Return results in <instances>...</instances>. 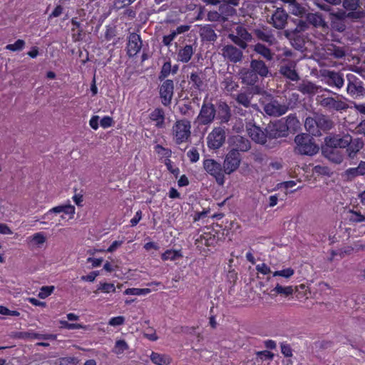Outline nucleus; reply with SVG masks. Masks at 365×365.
Wrapping results in <instances>:
<instances>
[{
	"mask_svg": "<svg viewBox=\"0 0 365 365\" xmlns=\"http://www.w3.org/2000/svg\"><path fill=\"white\" fill-rule=\"evenodd\" d=\"M256 355L262 361L272 360L274 358V354L268 350L257 351Z\"/></svg>",
	"mask_w": 365,
	"mask_h": 365,
	"instance_id": "nucleus-54",
	"label": "nucleus"
},
{
	"mask_svg": "<svg viewBox=\"0 0 365 365\" xmlns=\"http://www.w3.org/2000/svg\"><path fill=\"white\" fill-rule=\"evenodd\" d=\"M253 51L267 61H272L273 59L274 53L271 49L261 43H256L254 46Z\"/></svg>",
	"mask_w": 365,
	"mask_h": 365,
	"instance_id": "nucleus-30",
	"label": "nucleus"
},
{
	"mask_svg": "<svg viewBox=\"0 0 365 365\" xmlns=\"http://www.w3.org/2000/svg\"><path fill=\"white\" fill-rule=\"evenodd\" d=\"M115 292V287L113 283L100 282L99 285L98 286V288L96 289V290L94 291V293L96 294H98L101 292L108 294Z\"/></svg>",
	"mask_w": 365,
	"mask_h": 365,
	"instance_id": "nucleus-37",
	"label": "nucleus"
},
{
	"mask_svg": "<svg viewBox=\"0 0 365 365\" xmlns=\"http://www.w3.org/2000/svg\"><path fill=\"white\" fill-rule=\"evenodd\" d=\"M143 42L139 34L133 32L128 37L126 52L129 57L135 56L142 48Z\"/></svg>",
	"mask_w": 365,
	"mask_h": 365,
	"instance_id": "nucleus-14",
	"label": "nucleus"
},
{
	"mask_svg": "<svg viewBox=\"0 0 365 365\" xmlns=\"http://www.w3.org/2000/svg\"><path fill=\"white\" fill-rule=\"evenodd\" d=\"M289 108L285 104H281L277 100H272L264 106V110L269 115L281 116L286 113Z\"/></svg>",
	"mask_w": 365,
	"mask_h": 365,
	"instance_id": "nucleus-16",
	"label": "nucleus"
},
{
	"mask_svg": "<svg viewBox=\"0 0 365 365\" xmlns=\"http://www.w3.org/2000/svg\"><path fill=\"white\" fill-rule=\"evenodd\" d=\"M162 81V83L159 86V96L161 103L164 106L168 107L172 103L174 94V82L171 79H166Z\"/></svg>",
	"mask_w": 365,
	"mask_h": 365,
	"instance_id": "nucleus-10",
	"label": "nucleus"
},
{
	"mask_svg": "<svg viewBox=\"0 0 365 365\" xmlns=\"http://www.w3.org/2000/svg\"><path fill=\"white\" fill-rule=\"evenodd\" d=\"M172 134L176 145L188 142L191 136L190 121L187 119L176 120L173 125Z\"/></svg>",
	"mask_w": 365,
	"mask_h": 365,
	"instance_id": "nucleus-4",
	"label": "nucleus"
},
{
	"mask_svg": "<svg viewBox=\"0 0 365 365\" xmlns=\"http://www.w3.org/2000/svg\"><path fill=\"white\" fill-rule=\"evenodd\" d=\"M274 290L277 294H284L285 296H289L293 292V289L291 286L282 287L279 284H277Z\"/></svg>",
	"mask_w": 365,
	"mask_h": 365,
	"instance_id": "nucleus-51",
	"label": "nucleus"
},
{
	"mask_svg": "<svg viewBox=\"0 0 365 365\" xmlns=\"http://www.w3.org/2000/svg\"><path fill=\"white\" fill-rule=\"evenodd\" d=\"M311 134L301 133L296 135L295 152L304 155H314L319 151V147L315 143Z\"/></svg>",
	"mask_w": 365,
	"mask_h": 365,
	"instance_id": "nucleus-3",
	"label": "nucleus"
},
{
	"mask_svg": "<svg viewBox=\"0 0 365 365\" xmlns=\"http://www.w3.org/2000/svg\"><path fill=\"white\" fill-rule=\"evenodd\" d=\"M31 337L35 339H43V340H56L57 335L54 334H39L33 333Z\"/></svg>",
	"mask_w": 365,
	"mask_h": 365,
	"instance_id": "nucleus-52",
	"label": "nucleus"
},
{
	"mask_svg": "<svg viewBox=\"0 0 365 365\" xmlns=\"http://www.w3.org/2000/svg\"><path fill=\"white\" fill-rule=\"evenodd\" d=\"M230 39L238 46H240L242 49H245L247 46V41L244 40L243 38H240L234 34L230 35Z\"/></svg>",
	"mask_w": 365,
	"mask_h": 365,
	"instance_id": "nucleus-55",
	"label": "nucleus"
},
{
	"mask_svg": "<svg viewBox=\"0 0 365 365\" xmlns=\"http://www.w3.org/2000/svg\"><path fill=\"white\" fill-rule=\"evenodd\" d=\"M219 237L216 235V233L211 232H203L197 241L206 246V247H214L217 243Z\"/></svg>",
	"mask_w": 365,
	"mask_h": 365,
	"instance_id": "nucleus-28",
	"label": "nucleus"
},
{
	"mask_svg": "<svg viewBox=\"0 0 365 365\" xmlns=\"http://www.w3.org/2000/svg\"><path fill=\"white\" fill-rule=\"evenodd\" d=\"M333 30L342 32L346 29L344 19L339 14H333L330 23Z\"/></svg>",
	"mask_w": 365,
	"mask_h": 365,
	"instance_id": "nucleus-31",
	"label": "nucleus"
},
{
	"mask_svg": "<svg viewBox=\"0 0 365 365\" xmlns=\"http://www.w3.org/2000/svg\"><path fill=\"white\" fill-rule=\"evenodd\" d=\"M187 156L189 158L190 161L191 163H196L200 159V154L198 153V150L195 148H192L187 153Z\"/></svg>",
	"mask_w": 365,
	"mask_h": 365,
	"instance_id": "nucleus-56",
	"label": "nucleus"
},
{
	"mask_svg": "<svg viewBox=\"0 0 365 365\" xmlns=\"http://www.w3.org/2000/svg\"><path fill=\"white\" fill-rule=\"evenodd\" d=\"M171 61L169 59L168 61H165L160 69V73L158 75V79L162 81L164 80H166V78L170 76L171 73Z\"/></svg>",
	"mask_w": 365,
	"mask_h": 365,
	"instance_id": "nucleus-40",
	"label": "nucleus"
},
{
	"mask_svg": "<svg viewBox=\"0 0 365 365\" xmlns=\"http://www.w3.org/2000/svg\"><path fill=\"white\" fill-rule=\"evenodd\" d=\"M294 273V271L292 268H287L279 271H275L273 273L274 277L279 276L283 277L284 278H290Z\"/></svg>",
	"mask_w": 365,
	"mask_h": 365,
	"instance_id": "nucleus-50",
	"label": "nucleus"
},
{
	"mask_svg": "<svg viewBox=\"0 0 365 365\" xmlns=\"http://www.w3.org/2000/svg\"><path fill=\"white\" fill-rule=\"evenodd\" d=\"M116 35V30L114 27L112 26H106V30L105 32V39L108 41H110Z\"/></svg>",
	"mask_w": 365,
	"mask_h": 365,
	"instance_id": "nucleus-63",
	"label": "nucleus"
},
{
	"mask_svg": "<svg viewBox=\"0 0 365 365\" xmlns=\"http://www.w3.org/2000/svg\"><path fill=\"white\" fill-rule=\"evenodd\" d=\"M194 53V49L192 45H185L178 49L177 53L178 61L187 63L192 58Z\"/></svg>",
	"mask_w": 365,
	"mask_h": 365,
	"instance_id": "nucleus-27",
	"label": "nucleus"
},
{
	"mask_svg": "<svg viewBox=\"0 0 365 365\" xmlns=\"http://www.w3.org/2000/svg\"><path fill=\"white\" fill-rule=\"evenodd\" d=\"M281 352L285 357H292L293 356L292 349L287 342H282L280 344Z\"/></svg>",
	"mask_w": 365,
	"mask_h": 365,
	"instance_id": "nucleus-57",
	"label": "nucleus"
},
{
	"mask_svg": "<svg viewBox=\"0 0 365 365\" xmlns=\"http://www.w3.org/2000/svg\"><path fill=\"white\" fill-rule=\"evenodd\" d=\"M247 132L250 138L257 143L264 145L267 138L266 130H262L259 126L249 123L247 124Z\"/></svg>",
	"mask_w": 365,
	"mask_h": 365,
	"instance_id": "nucleus-15",
	"label": "nucleus"
},
{
	"mask_svg": "<svg viewBox=\"0 0 365 365\" xmlns=\"http://www.w3.org/2000/svg\"><path fill=\"white\" fill-rule=\"evenodd\" d=\"M128 349L126 341L123 339H120L115 341V353L118 354H123Z\"/></svg>",
	"mask_w": 365,
	"mask_h": 365,
	"instance_id": "nucleus-49",
	"label": "nucleus"
},
{
	"mask_svg": "<svg viewBox=\"0 0 365 365\" xmlns=\"http://www.w3.org/2000/svg\"><path fill=\"white\" fill-rule=\"evenodd\" d=\"M231 110L227 103L220 101L216 109V117L220 124L227 123L231 118Z\"/></svg>",
	"mask_w": 365,
	"mask_h": 365,
	"instance_id": "nucleus-19",
	"label": "nucleus"
},
{
	"mask_svg": "<svg viewBox=\"0 0 365 365\" xmlns=\"http://www.w3.org/2000/svg\"><path fill=\"white\" fill-rule=\"evenodd\" d=\"M317 100L322 107L329 111L342 112L349 108L346 102L342 101L339 95H336V97L334 98L322 94L318 96Z\"/></svg>",
	"mask_w": 365,
	"mask_h": 365,
	"instance_id": "nucleus-6",
	"label": "nucleus"
},
{
	"mask_svg": "<svg viewBox=\"0 0 365 365\" xmlns=\"http://www.w3.org/2000/svg\"><path fill=\"white\" fill-rule=\"evenodd\" d=\"M231 150L237 152H246L250 149V143L248 139L240 135L234 136L231 142Z\"/></svg>",
	"mask_w": 365,
	"mask_h": 365,
	"instance_id": "nucleus-21",
	"label": "nucleus"
},
{
	"mask_svg": "<svg viewBox=\"0 0 365 365\" xmlns=\"http://www.w3.org/2000/svg\"><path fill=\"white\" fill-rule=\"evenodd\" d=\"M99 274V272L98 271H93L91 272L87 275H83L81 279L82 281L84 282H93L95 281L96 277Z\"/></svg>",
	"mask_w": 365,
	"mask_h": 365,
	"instance_id": "nucleus-64",
	"label": "nucleus"
},
{
	"mask_svg": "<svg viewBox=\"0 0 365 365\" xmlns=\"http://www.w3.org/2000/svg\"><path fill=\"white\" fill-rule=\"evenodd\" d=\"M346 219L351 224L363 222H365V215H363L359 210H354L353 209H350L347 212V218Z\"/></svg>",
	"mask_w": 365,
	"mask_h": 365,
	"instance_id": "nucleus-33",
	"label": "nucleus"
},
{
	"mask_svg": "<svg viewBox=\"0 0 365 365\" xmlns=\"http://www.w3.org/2000/svg\"><path fill=\"white\" fill-rule=\"evenodd\" d=\"M226 133L224 127H215L208 134L207 138V147L212 150L221 148L225 143Z\"/></svg>",
	"mask_w": 365,
	"mask_h": 365,
	"instance_id": "nucleus-9",
	"label": "nucleus"
},
{
	"mask_svg": "<svg viewBox=\"0 0 365 365\" xmlns=\"http://www.w3.org/2000/svg\"><path fill=\"white\" fill-rule=\"evenodd\" d=\"M265 130L268 138L277 139L278 138L285 137L287 135L288 125L287 122L277 120L274 123L268 124Z\"/></svg>",
	"mask_w": 365,
	"mask_h": 365,
	"instance_id": "nucleus-12",
	"label": "nucleus"
},
{
	"mask_svg": "<svg viewBox=\"0 0 365 365\" xmlns=\"http://www.w3.org/2000/svg\"><path fill=\"white\" fill-rule=\"evenodd\" d=\"M150 357L151 361L156 365H168L171 362V359L169 356L154 351H152Z\"/></svg>",
	"mask_w": 365,
	"mask_h": 365,
	"instance_id": "nucleus-32",
	"label": "nucleus"
},
{
	"mask_svg": "<svg viewBox=\"0 0 365 365\" xmlns=\"http://www.w3.org/2000/svg\"><path fill=\"white\" fill-rule=\"evenodd\" d=\"M205 74L201 70L197 69L192 71L187 76V91L191 96L197 97V95L204 90L205 88Z\"/></svg>",
	"mask_w": 365,
	"mask_h": 365,
	"instance_id": "nucleus-5",
	"label": "nucleus"
},
{
	"mask_svg": "<svg viewBox=\"0 0 365 365\" xmlns=\"http://www.w3.org/2000/svg\"><path fill=\"white\" fill-rule=\"evenodd\" d=\"M203 168L205 171L213 178L220 185L225 182V168L214 159H205L203 161Z\"/></svg>",
	"mask_w": 365,
	"mask_h": 365,
	"instance_id": "nucleus-8",
	"label": "nucleus"
},
{
	"mask_svg": "<svg viewBox=\"0 0 365 365\" xmlns=\"http://www.w3.org/2000/svg\"><path fill=\"white\" fill-rule=\"evenodd\" d=\"M319 87L312 82H307L299 86V91L304 94H315L318 93Z\"/></svg>",
	"mask_w": 365,
	"mask_h": 365,
	"instance_id": "nucleus-36",
	"label": "nucleus"
},
{
	"mask_svg": "<svg viewBox=\"0 0 365 365\" xmlns=\"http://www.w3.org/2000/svg\"><path fill=\"white\" fill-rule=\"evenodd\" d=\"M236 101L238 103L248 108L250 106V96L245 93H240L237 95Z\"/></svg>",
	"mask_w": 365,
	"mask_h": 365,
	"instance_id": "nucleus-45",
	"label": "nucleus"
},
{
	"mask_svg": "<svg viewBox=\"0 0 365 365\" xmlns=\"http://www.w3.org/2000/svg\"><path fill=\"white\" fill-rule=\"evenodd\" d=\"M113 118L108 115L103 116L100 121V125L103 128H108L111 127L113 125Z\"/></svg>",
	"mask_w": 365,
	"mask_h": 365,
	"instance_id": "nucleus-62",
	"label": "nucleus"
},
{
	"mask_svg": "<svg viewBox=\"0 0 365 365\" xmlns=\"http://www.w3.org/2000/svg\"><path fill=\"white\" fill-rule=\"evenodd\" d=\"M351 137L350 135H346L343 138L339 135L327 137L325 138V146L322 148V152L330 160L340 163L343 160V157L338 153V148H347V151L350 156L351 153L355 154L359 150V148H356L355 150H351Z\"/></svg>",
	"mask_w": 365,
	"mask_h": 365,
	"instance_id": "nucleus-1",
	"label": "nucleus"
},
{
	"mask_svg": "<svg viewBox=\"0 0 365 365\" xmlns=\"http://www.w3.org/2000/svg\"><path fill=\"white\" fill-rule=\"evenodd\" d=\"M250 67L261 78H264L268 76L269 70L268 66L262 60L252 59Z\"/></svg>",
	"mask_w": 365,
	"mask_h": 365,
	"instance_id": "nucleus-22",
	"label": "nucleus"
},
{
	"mask_svg": "<svg viewBox=\"0 0 365 365\" xmlns=\"http://www.w3.org/2000/svg\"><path fill=\"white\" fill-rule=\"evenodd\" d=\"M241 74L242 82L250 86L255 85L260 78L250 67Z\"/></svg>",
	"mask_w": 365,
	"mask_h": 365,
	"instance_id": "nucleus-29",
	"label": "nucleus"
},
{
	"mask_svg": "<svg viewBox=\"0 0 365 365\" xmlns=\"http://www.w3.org/2000/svg\"><path fill=\"white\" fill-rule=\"evenodd\" d=\"M346 173L352 177L365 175V162L361 161L356 168H350L346 170Z\"/></svg>",
	"mask_w": 365,
	"mask_h": 365,
	"instance_id": "nucleus-39",
	"label": "nucleus"
},
{
	"mask_svg": "<svg viewBox=\"0 0 365 365\" xmlns=\"http://www.w3.org/2000/svg\"><path fill=\"white\" fill-rule=\"evenodd\" d=\"M222 86L225 91L227 92L231 93L237 89L239 87L237 82H236L233 77L231 76H226L223 81L222 82Z\"/></svg>",
	"mask_w": 365,
	"mask_h": 365,
	"instance_id": "nucleus-34",
	"label": "nucleus"
},
{
	"mask_svg": "<svg viewBox=\"0 0 365 365\" xmlns=\"http://www.w3.org/2000/svg\"><path fill=\"white\" fill-rule=\"evenodd\" d=\"M219 11L220 14L225 16V19H227L229 16H232L236 13V10L232 6V5L225 3L220 4Z\"/></svg>",
	"mask_w": 365,
	"mask_h": 365,
	"instance_id": "nucleus-41",
	"label": "nucleus"
},
{
	"mask_svg": "<svg viewBox=\"0 0 365 365\" xmlns=\"http://www.w3.org/2000/svg\"><path fill=\"white\" fill-rule=\"evenodd\" d=\"M221 51L222 55L232 63H237L242 60V51L232 45L225 46Z\"/></svg>",
	"mask_w": 365,
	"mask_h": 365,
	"instance_id": "nucleus-18",
	"label": "nucleus"
},
{
	"mask_svg": "<svg viewBox=\"0 0 365 365\" xmlns=\"http://www.w3.org/2000/svg\"><path fill=\"white\" fill-rule=\"evenodd\" d=\"M154 151L158 155L160 160H162L163 158L167 159L172 156V150L160 144H157L154 146Z\"/></svg>",
	"mask_w": 365,
	"mask_h": 365,
	"instance_id": "nucleus-38",
	"label": "nucleus"
},
{
	"mask_svg": "<svg viewBox=\"0 0 365 365\" xmlns=\"http://www.w3.org/2000/svg\"><path fill=\"white\" fill-rule=\"evenodd\" d=\"M279 71L281 75L290 81H297L299 78V76L295 70V66L292 63L282 65Z\"/></svg>",
	"mask_w": 365,
	"mask_h": 365,
	"instance_id": "nucleus-24",
	"label": "nucleus"
},
{
	"mask_svg": "<svg viewBox=\"0 0 365 365\" xmlns=\"http://www.w3.org/2000/svg\"><path fill=\"white\" fill-rule=\"evenodd\" d=\"M125 322V317L123 316H118L112 317L108 321L110 326L116 327L123 324Z\"/></svg>",
	"mask_w": 365,
	"mask_h": 365,
	"instance_id": "nucleus-61",
	"label": "nucleus"
},
{
	"mask_svg": "<svg viewBox=\"0 0 365 365\" xmlns=\"http://www.w3.org/2000/svg\"><path fill=\"white\" fill-rule=\"evenodd\" d=\"M28 240L29 243L39 246L46 242V237L43 233L37 232L33 235L30 238H28Z\"/></svg>",
	"mask_w": 365,
	"mask_h": 365,
	"instance_id": "nucleus-43",
	"label": "nucleus"
},
{
	"mask_svg": "<svg viewBox=\"0 0 365 365\" xmlns=\"http://www.w3.org/2000/svg\"><path fill=\"white\" fill-rule=\"evenodd\" d=\"M255 34L257 37L263 41L271 43L272 41V36L264 32L263 31L257 30Z\"/></svg>",
	"mask_w": 365,
	"mask_h": 365,
	"instance_id": "nucleus-59",
	"label": "nucleus"
},
{
	"mask_svg": "<svg viewBox=\"0 0 365 365\" xmlns=\"http://www.w3.org/2000/svg\"><path fill=\"white\" fill-rule=\"evenodd\" d=\"M216 117V108L212 102H208L207 98L204 99L199 114L196 118L199 125H209Z\"/></svg>",
	"mask_w": 365,
	"mask_h": 365,
	"instance_id": "nucleus-7",
	"label": "nucleus"
},
{
	"mask_svg": "<svg viewBox=\"0 0 365 365\" xmlns=\"http://www.w3.org/2000/svg\"><path fill=\"white\" fill-rule=\"evenodd\" d=\"M181 257H182V255L180 250H167L161 255V259L163 261H175Z\"/></svg>",
	"mask_w": 365,
	"mask_h": 365,
	"instance_id": "nucleus-35",
	"label": "nucleus"
},
{
	"mask_svg": "<svg viewBox=\"0 0 365 365\" xmlns=\"http://www.w3.org/2000/svg\"><path fill=\"white\" fill-rule=\"evenodd\" d=\"M0 314L13 317H19L20 312L17 310H10L6 307L0 305Z\"/></svg>",
	"mask_w": 365,
	"mask_h": 365,
	"instance_id": "nucleus-58",
	"label": "nucleus"
},
{
	"mask_svg": "<svg viewBox=\"0 0 365 365\" xmlns=\"http://www.w3.org/2000/svg\"><path fill=\"white\" fill-rule=\"evenodd\" d=\"M347 87L346 91L352 97L363 96L365 92L363 82L356 75L348 73L346 75Z\"/></svg>",
	"mask_w": 365,
	"mask_h": 365,
	"instance_id": "nucleus-11",
	"label": "nucleus"
},
{
	"mask_svg": "<svg viewBox=\"0 0 365 365\" xmlns=\"http://www.w3.org/2000/svg\"><path fill=\"white\" fill-rule=\"evenodd\" d=\"M304 126L307 130L314 136H320L322 133L329 130L333 126V122L324 115L317 114L314 118L307 117Z\"/></svg>",
	"mask_w": 365,
	"mask_h": 365,
	"instance_id": "nucleus-2",
	"label": "nucleus"
},
{
	"mask_svg": "<svg viewBox=\"0 0 365 365\" xmlns=\"http://www.w3.org/2000/svg\"><path fill=\"white\" fill-rule=\"evenodd\" d=\"M75 207L71 205V204L67 205H61L56 207H54L50 209L45 215L43 218L46 219L48 217V216L53 213L58 214L63 213L69 215V218L72 219L75 214Z\"/></svg>",
	"mask_w": 365,
	"mask_h": 365,
	"instance_id": "nucleus-23",
	"label": "nucleus"
},
{
	"mask_svg": "<svg viewBox=\"0 0 365 365\" xmlns=\"http://www.w3.org/2000/svg\"><path fill=\"white\" fill-rule=\"evenodd\" d=\"M244 40L247 41H250L252 38L251 34L247 31V30L241 26H239L236 28V35Z\"/></svg>",
	"mask_w": 365,
	"mask_h": 365,
	"instance_id": "nucleus-47",
	"label": "nucleus"
},
{
	"mask_svg": "<svg viewBox=\"0 0 365 365\" xmlns=\"http://www.w3.org/2000/svg\"><path fill=\"white\" fill-rule=\"evenodd\" d=\"M241 162V156L240 153L236 150H230L226 155L223 168L227 174H230L235 171L240 166Z\"/></svg>",
	"mask_w": 365,
	"mask_h": 365,
	"instance_id": "nucleus-13",
	"label": "nucleus"
},
{
	"mask_svg": "<svg viewBox=\"0 0 365 365\" xmlns=\"http://www.w3.org/2000/svg\"><path fill=\"white\" fill-rule=\"evenodd\" d=\"M327 83L332 87L341 88L344 86V80L343 74L334 71H327L324 75Z\"/></svg>",
	"mask_w": 365,
	"mask_h": 365,
	"instance_id": "nucleus-20",
	"label": "nucleus"
},
{
	"mask_svg": "<svg viewBox=\"0 0 365 365\" xmlns=\"http://www.w3.org/2000/svg\"><path fill=\"white\" fill-rule=\"evenodd\" d=\"M54 289V286H43L39 290L38 297L42 299H46L53 293Z\"/></svg>",
	"mask_w": 365,
	"mask_h": 365,
	"instance_id": "nucleus-46",
	"label": "nucleus"
},
{
	"mask_svg": "<svg viewBox=\"0 0 365 365\" xmlns=\"http://www.w3.org/2000/svg\"><path fill=\"white\" fill-rule=\"evenodd\" d=\"M199 33L202 41H215L217 38L213 26L210 24H206L201 26L200 28Z\"/></svg>",
	"mask_w": 365,
	"mask_h": 365,
	"instance_id": "nucleus-25",
	"label": "nucleus"
},
{
	"mask_svg": "<svg viewBox=\"0 0 365 365\" xmlns=\"http://www.w3.org/2000/svg\"><path fill=\"white\" fill-rule=\"evenodd\" d=\"M25 46V41L22 39H18L14 43L6 46V49L11 51H19L23 50Z\"/></svg>",
	"mask_w": 365,
	"mask_h": 365,
	"instance_id": "nucleus-44",
	"label": "nucleus"
},
{
	"mask_svg": "<svg viewBox=\"0 0 365 365\" xmlns=\"http://www.w3.org/2000/svg\"><path fill=\"white\" fill-rule=\"evenodd\" d=\"M59 324L61 325V327H60L61 328L68 329V330L80 329L83 327V326L81 324L69 323L66 320H60Z\"/></svg>",
	"mask_w": 365,
	"mask_h": 365,
	"instance_id": "nucleus-48",
	"label": "nucleus"
},
{
	"mask_svg": "<svg viewBox=\"0 0 365 365\" xmlns=\"http://www.w3.org/2000/svg\"><path fill=\"white\" fill-rule=\"evenodd\" d=\"M288 14L284 9L277 8L272 14L270 23L277 29H282L287 23Z\"/></svg>",
	"mask_w": 365,
	"mask_h": 365,
	"instance_id": "nucleus-17",
	"label": "nucleus"
},
{
	"mask_svg": "<svg viewBox=\"0 0 365 365\" xmlns=\"http://www.w3.org/2000/svg\"><path fill=\"white\" fill-rule=\"evenodd\" d=\"M343 6L348 11H355L359 7V0H344Z\"/></svg>",
	"mask_w": 365,
	"mask_h": 365,
	"instance_id": "nucleus-53",
	"label": "nucleus"
},
{
	"mask_svg": "<svg viewBox=\"0 0 365 365\" xmlns=\"http://www.w3.org/2000/svg\"><path fill=\"white\" fill-rule=\"evenodd\" d=\"M292 14L296 16L302 15L304 13V9L300 6L297 1L293 3L290 6Z\"/></svg>",
	"mask_w": 365,
	"mask_h": 365,
	"instance_id": "nucleus-60",
	"label": "nucleus"
},
{
	"mask_svg": "<svg viewBox=\"0 0 365 365\" xmlns=\"http://www.w3.org/2000/svg\"><path fill=\"white\" fill-rule=\"evenodd\" d=\"M165 111L161 108H155L149 115L150 120L155 122V127L163 128L165 127Z\"/></svg>",
	"mask_w": 365,
	"mask_h": 365,
	"instance_id": "nucleus-26",
	"label": "nucleus"
},
{
	"mask_svg": "<svg viewBox=\"0 0 365 365\" xmlns=\"http://www.w3.org/2000/svg\"><path fill=\"white\" fill-rule=\"evenodd\" d=\"M151 292L149 288H128L124 291V294L126 295H146Z\"/></svg>",
	"mask_w": 365,
	"mask_h": 365,
	"instance_id": "nucleus-42",
	"label": "nucleus"
}]
</instances>
